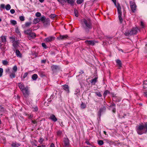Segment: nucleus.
Wrapping results in <instances>:
<instances>
[{"instance_id": "18", "label": "nucleus", "mask_w": 147, "mask_h": 147, "mask_svg": "<svg viewBox=\"0 0 147 147\" xmlns=\"http://www.w3.org/2000/svg\"><path fill=\"white\" fill-rule=\"evenodd\" d=\"M143 87L144 89L147 88V80L144 82Z\"/></svg>"}, {"instance_id": "35", "label": "nucleus", "mask_w": 147, "mask_h": 147, "mask_svg": "<svg viewBox=\"0 0 147 147\" xmlns=\"http://www.w3.org/2000/svg\"><path fill=\"white\" fill-rule=\"evenodd\" d=\"M97 79V78H95L94 79L91 80V83H93L94 82V84L96 82V80Z\"/></svg>"}, {"instance_id": "7", "label": "nucleus", "mask_w": 147, "mask_h": 147, "mask_svg": "<svg viewBox=\"0 0 147 147\" xmlns=\"http://www.w3.org/2000/svg\"><path fill=\"white\" fill-rule=\"evenodd\" d=\"M23 92V94L25 97H27L29 94V92L28 90V88L27 87L24 88L22 91Z\"/></svg>"}, {"instance_id": "50", "label": "nucleus", "mask_w": 147, "mask_h": 147, "mask_svg": "<svg viewBox=\"0 0 147 147\" xmlns=\"http://www.w3.org/2000/svg\"><path fill=\"white\" fill-rule=\"evenodd\" d=\"M112 112L113 113H115V112H116V109H115V108L114 107L113 108H112Z\"/></svg>"}, {"instance_id": "9", "label": "nucleus", "mask_w": 147, "mask_h": 147, "mask_svg": "<svg viewBox=\"0 0 147 147\" xmlns=\"http://www.w3.org/2000/svg\"><path fill=\"white\" fill-rule=\"evenodd\" d=\"M106 109V108L105 107H103L102 108H101L98 111V116L100 118L101 116V113L104 112Z\"/></svg>"}, {"instance_id": "57", "label": "nucleus", "mask_w": 147, "mask_h": 147, "mask_svg": "<svg viewBox=\"0 0 147 147\" xmlns=\"http://www.w3.org/2000/svg\"><path fill=\"white\" fill-rule=\"evenodd\" d=\"M32 123L34 124H36L37 123V122L36 120H32Z\"/></svg>"}, {"instance_id": "36", "label": "nucleus", "mask_w": 147, "mask_h": 147, "mask_svg": "<svg viewBox=\"0 0 147 147\" xmlns=\"http://www.w3.org/2000/svg\"><path fill=\"white\" fill-rule=\"evenodd\" d=\"M45 17L44 16H42L40 19V20L42 22H43V21H45Z\"/></svg>"}, {"instance_id": "4", "label": "nucleus", "mask_w": 147, "mask_h": 147, "mask_svg": "<svg viewBox=\"0 0 147 147\" xmlns=\"http://www.w3.org/2000/svg\"><path fill=\"white\" fill-rule=\"evenodd\" d=\"M138 32V28H133L131 30H127L124 33L127 36L136 34Z\"/></svg>"}, {"instance_id": "49", "label": "nucleus", "mask_w": 147, "mask_h": 147, "mask_svg": "<svg viewBox=\"0 0 147 147\" xmlns=\"http://www.w3.org/2000/svg\"><path fill=\"white\" fill-rule=\"evenodd\" d=\"M42 45L43 47L45 48H47L46 45L45 43H42Z\"/></svg>"}, {"instance_id": "64", "label": "nucleus", "mask_w": 147, "mask_h": 147, "mask_svg": "<svg viewBox=\"0 0 147 147\" xmlns=\"http://www.w3.org/2000/svg\"><path fill=\"white\" fill-rule=\"evenodd\" d=\"M97 95L99 97H101V95L100 93L97 94Z\"/></svg>"}, {"instance_id": "3", "label": "nucleus", "mask_w": 147, "mask_h": 147, "mask_svg": "<svg viewBox=\"0 0 147 147\" xmlns=\"http://www.w3.org/2000/svg\"><path fill=\"white\" fill-rule=\"evenodd\" d=\"M111 0L113 2L114 4V5L117 8V11L119 15V19L121 23H122V22L123 21V19L121 17L122 12L121 11V8L120 6V5L118 3L117 5L116 0Z\"/></svg>"}, {"instance_id": "14", "label": "nucleus", "mask_w": 147, "mask_h": 147, "mask_svg": "<svg viewBox=\"0 0 147 147\" xmlns=\"http://www.w3.org/2000/svg\"><path fill=\"white\" fill-rule=\"evenodd\" d=\"M20 144L19 143H17L16 142H12L11 146L12 147H18L20 146Z\"/></svg>"}, {"instance_id": "59", "label": "nucleus", "mask_w": 147, "mask_h": 147, "mask_svg": "<svg viewBox=\"0 0 147 147\" xmlns=\"http://www.w3.org/2000/svg\"><path fill=\"white\" fill-rule=\"evenodd\" d=\"M50 147H55L54 144L53 143H52L51 144V145L50 146Z\"/></svg>"}, {"instance_id": "29", "label": "nucleus", "mask_w": 147, "mask_h": 147, "mask_svg": "<svg viewBox=\"0 0 147 147\" xmlns=\"http://www.w3.org/2000/svg\"><path fill=\"white\" fill-rule=\"evenodd\" d=\"M59 2L61 4L63 5L64 3L66 2V0H60Z\"/></svg>"}, {"instance_id": "26", "label": "nucleus", "mask_w": 147, "mask_h": 147, "mask_svg": "<svg viewBox=\"0 0 147 147\" xmlns=\"http://www.w3.org/2000/svg\"><path fill=\"white\" fill-rule=\"evenodd\" d=\"M2 41L3 42H5L6 41V38L4 36H2L1 37Z\"/></svg>"}, {"instance_id": "48", "label": "nucleus", "mask_w": 147, "mask_h": 147, "mask_svg": "<svg viewBox=\"0 0 147 147\" xmlns=\"http://www.w3.org/2000/svg\"><path fill=\"white\" fill-rule=\"evenodd\" d=\"M10 12L11 13L13 14L15 13V11L14 9H11L10 11Z\"/></svg>"}, {"instance_id": "5", "label": "nucleus", "mask_w": 147, "mask_h": 147, "mask_svg": "<svg viewBox=\"0 0 147 147\" xmlns=\"http://www.w3.org/2000/svg\"><path fill=\"white\" fill-rule=\"evenodd\" d=\"M129 3L131 8L132 12L134 13L135 12L136 10L137 7L134 1H130Z\"/></svg>"}, {"instance_id": "41", "label": "nucleus", "mask_w": 147, "mask_h": 147, "mask_svg": "<svg viewBox=\"0 0 147 147\" xmlns=\"http://www.w3.org/2000/svg\"><path fill=\"white\" fill-rule=\"evenodd\" d=\"M109 92L107 90L105 91L104 93V96H105L107 94V93H109Z\"/></svg>"}, {"instance_id": "46", "label": "nucleus", "mask_w": 147, "mask_h": 147, "mask_svg": "<svg viewBox=\"0 0 147 147\" xmlns=\"http://www.w3.org/2000/svg\"><path fill=\"white\" fill-rule=\"evenodd\" d=\"M31 24V22H26V23L25 24V26H26V27H28L30 25V24Z\"/></svg>"}, {"instance_id": "43", "label": "nucleus", "mask_w": 147, "mask_h": 147, "mask_svg": "<svg viewBox=\"0 0 147 147\" xmlns=\"http://www.w3.org/2000/svg\"><path fill=\"white\" fill-rule=\"evenodd\" d=\"M43 23L44 24V25L45 26H46L47 25L49 24V22H47L45 21H43Z\"/></svg>"}, {"instance_id": "16", "label": "nucleus", "mask_w": 147, "mask_h": 147, "mask_svg": "<svg viewBox=\"0 0 147 147\" xmlns=\"http://www.w3.org/2000/svg\"><path fill=\"white\" fill-rule=\"evenodd\" d=\"M66 2H67L68 3L71 4L72 6L74 5V2L73 0H66Z\"/></svg>"}, {"instance_id": "17", "label": "nucleus", "mask_w": 147, "mask_h": 147, "mask_svg": "<svg viewBox=\"0 0 147 147\" xmlns=\"http://www.w3.org/2000/svg\"><path fill=\"white\" fill-rule=\"evenodd\" d=\"M117 64L118 65V66L120 67H121L122 63L121 61L119 59H117L116 61Z\"/></svg>"}, {"instance_id": "63", "label": "nucleus", "mask_w": 147, "mask_h": 147, "mask_svg": "<svg viewBox=\"0 0 147 147\" xmlns=\"http://www.w3.org/2000/svg\"><path fill=\"white\" fill-rule=\"evenodd\" d=\"M37 147H45V146L44 145H42L40 146H38Z\"/></svg>"}, {"instance_id": "2", "label": "nucleus", "mask_w": 147, "mask_h": 147, "mask_svg": "<svg viewBox=\"0 0 147 147\" xmlns=\"http://www.w3.org/2000/svg\"><path fill=\"white\" fill-rule=\"evenodd\" d=\"M137 133L139 135H141L147 132V123L144 125L143 124H140L136 129Z\"/></svg>"}, {"instance_id": "25", "label": "nucleus", "mask_w": 147, "mask_h": 147, "mask_svg": "<svg viewBox=\"0 0 147 147\" xmlns=\"http://www.w3.org/2000/svg\"><path fill=\"white\" fill-rule=\"evenodd\" d=\"M81 107L82 109H84L86 107V105L83 102L81 104Z\"/></svg>"}, {"instance_id": "38", "label": "nucleus", "mask_w": 147, "mask_h": 147, "mask_svg": "<svg viewBox=\"0 0 147 147\" xmlns=\"http://www.w3.org/2000/svg\"><path fill=\"white\" fill-rule=\"evenodd\" d=\"M83 1V0H77L76 2L78 4H80L82 3Z\"/></svg>"}, {"instance_id": "33", "label": "nucleus", "mask_w": 147, "mask_h": 147, "mask_svg": "<svg viewBox=\"0 0 147 147\" xmlns=\"http://www.w3.org/2000/svg\"><path fill=\"white\" fill-rule=\"evenodd\" d=\"M62 134V132L61 131H58L57 132V134L58 136H61Z\"/></svg>"}, {"instance_id": "60", "label": "nucleus", "mask_w": 147, "mask_h": 147, "mask_svg": "<svg viewBox=\"0 0 147 147\" xmlns=\"http://www.w3.org/2000/svg\"><path fill=\"white\" fill-rule=\"evenodd\" d=\"M46 60H42L41 61V62L42 63H45L46 62Z\"/></svg>"}, {"instance_id": "8", "label": "nucleus", "mask_w": 147, "mask_h": 147, "mask_svg": "<svg viewBox=\"0 0 147 147\" xmlns=\"http://www.w3.org/2000/svg\"><path fill=\"white\" fill-rule=\"evenodd\" d=\"M55 39V37L51 36L45 38L44 40V41L47 42H49L54 40Z\"/></svg>"}, {"instance_id": "11", "label": "nucleus", "mask_w": 147, "mask_h": 147, "mask_svg": "<svg viewBox=\"0 0 147 147\" xmlns=\"http://www.w3.org/2000/svg\"><path fill=\"white\" fill-rule=\"evenodd\" d=\"M96 42L92 40H86L85 41V42L89 45H94L95 44Z\"/></svg>"}, {"instance_id": "20", "label": "nucleus", "mask_w": 147, "mask_h": 147, "mask_svg": "<svg viewBox=\"0 0 147 147\" xmlns=\"http://www.w3.org/2000/svg\"><path fill=\"white\" fill-rule=\"evenodd\" d=\"M36 34L35 33L31 32L29 35L30 37L31 38H34L36 36Z\"/></svg>"}, {"instance_id": "27", "label": "nucleus", "mask_w": 147, "mask_h": 147, "mask_svg": "<svg viewBox=\"0 0 147 147\" xmlns=\"http://www.w3.org/2000/svg\"><path fill=\"white\" fill-rule=\"evenodd\" d=\"M51 68L53 70L57 69L58 68V67L55 65H53L52 66Z\"/></svg>"}, {"instance_id": "47", "label": "nucleus", "mask_w": 147, "mask_h": 147, "mask_svg": "<svg viewBox=\"0 0 147 147\" xmlns=\"http://www.w3.org/2000/svg\"><path fill=\"white\" fill-rule=\"evenodd\" d=\"M33 109H34L33 111H37L38 110V108L37 107L33 108Z\"/></svg>"}, {"instance_id": "37", "label": "nucleus", "mask_w": 147, "mask_h": 147, "mask_svg": "<svg viewBox=\"0 0 147 147\" xmlns=\"http://www.w3.org/2000/svg\"><path fill=\"white\" fill-rule=\"evenodd\" d=\"M13 71H14V72L15 73L17 71V67L16 65L14 66L13 68Z\"/></svg>"}, {"instance_id": "40", "label": "nucleus", "mask_w": 147, "mask_h": 147, "mask_svg": "<svg viewBox=\"0 0 147 147\" xmlns=\"http://www.w3.org/2000/svg\"><path fill=\"white\" fill-rule=\"evenodd\" d=\"M44 139H43L42 138H40L39 139L38 142L40 143L41 144L44 141Z\"/></svg>"}, {"instance_id": "19", "label": "nucleus", "mask_w": 147, "mask_h": 147, "mask_svg": "<svg viewBox=\"0 0 147 147\" xmlns=\"http://www.w3.org/2000/svg\"><path fill=\"white\" fill-rule=\"evenodd\" d=\"M16 53L17 56H19L20 57H21L22 55L19 50H16Z\"/></svg>"}, {"instance_id": "22", "label": "nucleus", "mask_w": 147, "mask_h": 147, "mask_svg": "<svg viewBox=\"0 0 147 147\" xmlns=\"http://www.w3.org/2000/svg\"><path fill=\"white\" fill-rule=\"evenodd\" d=\"M38 78L37 75L36 74H34L32 76V78L33 80H35Z\"/></svg>"}, {"instance_id": "42", "label": "nucleus", "mask_w": 147, "mask_h": 147, "mask_svg": "<svg viewBox=\"0 0 147 147\" xmlns=\"http://www.w3.org/2000/svg\"><path fill=\"white\" fill-rule=\"evenodd\" d=\"M41 13L40 12H37L36 14V16L37 17H39L41 16Z\"/></svg>"}, {"instance_id": "56", "label": "nucleus", "mask_w": 147, "mask_h": 147, "mask_svg": "<svg viewBox=\"0 0 147 147\" xmlns=\"http://www.w3.org/2000/svg\"><path fill=\"white\" fill-rule=\"evenodd\" d=\"M6 71L7 72H8L9 74L10 73H11L10 72V69L9 68L7 69L6 70Z\"/></svg>"}, {"instance_id": "15", "label": "nucleus", "mask_w": 147, "mask_h": 147, "mask_svg": "<svg viewBox=\"0 0 147 147\" xmlns=\"http://www.w3.org/2000/svg\"><path fill=\"white\" fill-rule=\"evenodd\" d=\"M63 89L66 91H67L68 93L69 92V86L67 85H65L63 86Z\"/></svg>"}, {"instance_id": "32", "label": "nucleus", "mask_w": 147, "mask_h": 147, "mask_svg": "<svg viewBox=\"0 0 147 147\" xmlns=\"http://www.w3.org/2000/svg\"><path fill=\"white\" fill-rule=\"evenodd\" d=\"M103 143V142L102 140H99L98 141V144L100 145H102Z\"/></svg>"}, {"instance_id": "54", "label": "nucleus", "mask_w": 147, "mask_h": 147, "mask_svg": "<svg viewBox=\"0 0 147 147\" xmlns=\"http://www.w3.org/2000/svg\"><path fill=\"white\" fill-rule=\"evenodd\" d=\"M10 38L13 41H14L15 40V38L13 36L11 37Z\"/></svg>"}, {"instance_id": "44", "label": "nucleus", "mask_w": 147, "mask_h": 147, "mask_svg": "<svg viewBox=\"0 0 147 147\" xmlns=\"http://www.w3.org/2000/svg\"><path fill=\"white\" fill-rule=\"evenodd\" d=\"M21 21H24V18L23 16H20L19 17Z\"/></svg>"}, {"instance_id": "6", "label": "nucleus", "mask_w": 147, "mask_h": 147, "mask_svg": "<svg viewBox=\"0 0 147 147\" xmlns=\"http://www.w3.org/2000/svg\"><path fill=\"white\" fill-rule=\"evenodd\" d=\"M63 145L64 147H70L69 140L67 138H64Z\"/></svg>"}, {"instance_id": "12", "label": "nucleus", "mask_w": 147, "mask_h": 147, "mask_svg": "<svg viewBox=\"0 0 147 147\" xmlns=\"http://www.w3.org/2000/svg\"><path fill=\"white\" fill-rule=\"evenodd\" d=\"M50 119L55 122L57 120V119L56 117L53 114L50 116Z\"/></svg>"}, {"instance_id": "23", "label": "nucleus", "mask_w": 147, "mask_h": 147, "mask_svg": "<svg viewBox=\"0 0 147 147\" xmlns=\"http://www.w3.org/2000/svg\"><path fill=\"white\" fill-rule=\"evenodd\" d=\"M9 74V76L11 78H14L15 77V72L10 73Z\"/></svg>"}, {"instance_id": "31", "label": "nucleus", "mask_w": 147, "mask_h": 147, "mask_svg": "<svg viewBox=\"0 0 147 147\" xmlns=\"http://www.w3.org/2000/svg\"><path fill=\"white\" fill-rule=\"evenodd\" d=\"M56 15L55 14H51L49 16V17L51 18L52 19H54V18L56 16Z\"/></svg>"}, {"instance_id": "45", "label": "nucleus", "mask_w": 147, "mask_h": 147, "mask_svg": "<svg viewBox=\"0 0 147 147\" xmlns=\"http://www.w3.org/2000/svg\"><path fill=\"white\" fill-rule=\"evenodd\" d=\"M3 63L4 65H6L8 63L7 61L6 60H3L2 62Z\"/></svg>"}, {"instance_id": "24", "label": "nucleus", "mask_w": 147, "mask_h": 147, "mask_svg": "<svg viewBox=\"0 0 147 147\" xmlns=\"http://www.w3.org/2000/svg\"><path fill=\"white\" fill-rule=\"evenodd\" d=\"M18 86H19V88H20V89H21V90L22 91V89H24V86L21 83H19L18 84Z\"/></svg>"}, {"instance_id": "53", "label": "nucleus", "mask_w": 147, "mask_h": 147, "mask_svg": "<svg viewBox=\"0 0 147 147\" xmlns=\"http://www.w3.org/2000/svg\"><path fill=\"white\" fill-rule=\"evenodd\" d=\"M1 8L3 9H4L5 8V5L3 4H2L1 5Z\"/></svg>"}, {"instance_id": "58", "label": "nucleus", "mask_w": 147, "mask_h": 147, "mask_svg": "<svg viewBox=\"0 0 147 147\" xmlns=\"http://www.w3.org/2000/svg\"><path fill=\"white\" fill-rule=\"evenodd\" d=\"M45 21L46 22H49V23L50 22H49L50 20L49 18H47L46 19H45Z\"/></svg>"}, {"instance_id": "13", "label": "nucleus", "mask_w": 147, "mask_h": 147, "mask_svg": "<svg viewBox=\"0 0 147 147\" xmlns=\"http://www.w3.org/2000/svg\"><path fill=\"white\" fill-rule=\"evenodd\" d=\"M32 32V30L31 28H30L27 30H25L24 32V33L28 35H29Z\"/></svg>"}, {"instance_id": "30", "label": "nucleus", "mask_w": 147, "mask_h": 147, "mask_svg": "<svg viewBox=\"0 0 147 147\" xmlns=\"http://www.w3.org/2000/svg\"><path fill=\"white\" fill-rule=\"evenodd\" d=\"M74 12L75 16H76V17H78V12L77 10H76V9H74Z\"/></svg>"}, {"instance_id": "52", "label": "nucleus", "mask_w": 147, "mask_h": 147, "mask_svg": "<svg viewBox=\"0 0 147 147\" xmlns=\"http://www.w3.org/2000/svg\"><path fill=\"white\" fill-rule=\"evenodd\" d=\"M141 25L142 27V28H144V23L143 22H141Z\"/></svg>"}, {"instance_id": "28", "label": "nucleus", "mask_w": 147, "mask_h": 147, "mask_svg": "<svg viewBox=\"0 0 147 147\" xmlns=\"http://www.w3.org/2000/svg\"><path fill=\"white\" fill-rule=\"evenodd\" d=\"M5 8L7 10H9L11 8V6L10 5L7 4L6 5Z\"/></svg>"}, {"instance_id": "10", "label": "nucleus", "mask_w": 147, "mask_h": 147, "mask_svg": "<svg viewBox=\"0 0 147 147\" xmlns=\"http://www.w3.org/2000/svg\"><path fill=\"white\" fill-rule=\"evenodd\" d=\"M69 38V37L67 35H60V36L57 37V38L59 40H65L66 39Z\"/></svg>"}, {"instance_id": "34", "label": "nucleus", "mask_w": 147, "mask_h": 147, "mask_svg": "<svg viewBox=\"0 0 147 147\" xmlns=\"http://www.w3.org/2000/svg\"><path fill=\"white\" fill-rule=\"evenodd\" d=\"M10 22L13 25H14L17 24V22L15 20H11L10 21Z\"/></svg>"}, {"instance_id": "39", "label": "nucleus", "mask_w": 147, "mask_h": 147, "mask_svg": "<svg viewBox=\"0 0 147 147\" xmlns=\"http://www.w3.org/2000/svg\"><path fill=\"white\" fill-rule=\"evenodd\" d=\"M3 72V69L2 68H0V77H1L2 76Z\"/></svg>"}, {"instance_id": "55", "label": "nucleus", "mask_w": 147, "mask_h": 147, "mask_svg": "<svg viewBox=\"0 0 147 147\" xmlns=\"http://www.w3.org/2000/svg\"><path fill=\"white\" fill-rule=\"evenodd\" d=\"M33 117V115H31V114H29V115H28V118L29 119H31L32 118V117Z\"/></svg>"}, {"instance_id": "51", "label": "nucleus", "mask_w": 147, "mask_h": 147, "mask_svg": "<svg viewBox=\"0 0 147 147\" xmlns=\"http://www.w3.org/2000/svg\"><path fill=\"white\" fill-rule=\"evenodd\" d=\"M27 75H28V73H25L23 76V78H25L27 76Z\"/></svg>"}, {"instance_id": "62", "label": "nucleus", "mask_w": 147, "mask_h": 147, "mask_svg": "<svg viewBox=\"0 0 147 147\" xmlns=\"http://www.w3.org/2000/svg\"><path fill=\"white\" fill-rule=\"evenodd\" d=\"M144 93L145 96H147V92H144Z\"/></svg>"}, {"instance_id": "61", "label": "nucleus", "mask_w": 147, "mask_h": 147, "mask_svg": "<svg viewBox=\"0 0 147 147\" xmlns=\"http://www.w3.org/2000/svg\"><path fill=\"white\" fill-rule=\"evenodd\" d=\"M86 143L87 144H90L89 142L87 140H86Z\"/></svg>"}, {"instance_id": "21", "label": "nucleus", "mask_w": 147, "mask_h": 147, "mask_svg": "<svg viewBox=\"0 0 147 147\" xmlns=\"http://www.w3.org/2000/svg\"><path fill=\"white\" fill-rule=\"evenodd\" d=\"M40 21V19L39 18H37L35 19L33 21L34 24H36L37 23L39 22Z\"/></svg>"}, {"instance_id": "1", "label": "nucleus", "mask_w": 147, "mask_h": 147, "mask_svg": "<svg viewBox=\"0 0 147 147\" xmlns=\"http://www.w3.org/2000/svg\"><path fill=\"white\" fill-rule=\"evenodd\" d=\"M82 20L83 21L85 26L83 25L84 28L86 32H88L89 29L92 28L91 20L89 18H84Z\"/></svg>"}]
</instances>
